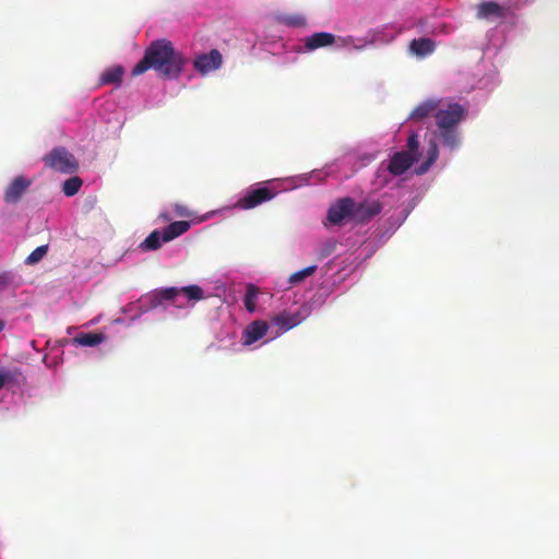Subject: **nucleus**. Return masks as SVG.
I'll list each match as a JSON object with an SVG mask.
<instances>
[{"instance_id": "nucleus-9", "label": "nucleus", "mask_w": 559, "mask_h": 559, "mask_svg": "<svg viewBox=\"0 0 559 559\" xmlns=\"http://www.w3.org/2000/svg\"><path fill=\"white\" fill-rule=\"evenodd\" d=\"M32 180L17 176L13 181L5 188L4 202L8 204L17 203L24 192L31 187Z\"/></svg>"}, {"instance_id": "nucleus-26", "label": "nucleus", "mask_w": 559, "mask_h": 559, "mask_svg": "<svg viewBox=\"0 0 559 559\" xmlns=\"http://www.w3.org/2000/svg\"><path fill=\"white\" fill-rule=\"evenodd\" d=\"M17 376H21L17 369L0 371V390L3 389L5 385L15 382Z\"/></svg>"}, {"instance_id": "nucleus-15", "label": "nucleus", "mask_w": 559, "mask_h": 559, "mask_svg": "<svg viewBox=\"0 0 559 559\" xmlns=\"http://www.w3.org/2000/svg\"><path fill=\"white\" fill-rule=\"evenodd\" d=\"M435 41L430 38L413 39L409 45L411 51L418 57H426L433 52Z\"/></svg>"}, {"instance_id": "nucleus-4", "label": "nucleus", "mask_w": 559, "mask_h": 559, "mask_svg": "<svg viewBox=\"0 0 559 559\" xmlns=\"http://www.w3.org/2000/svg\"><path fill=\"white\" fill-rule=\"evenodd\" d=\"M355 201L345 197L332 204L328 211V221L333 225H341L345 218L354 221Z\"/></svg>"}, {"instance_id": "nucleus-33", "label": "nucleus", "mask_w": 559, "mask_h": 559, "mask_svg": "<svg viewBox=\"0 0 559 559\" xmlns=\"http://www.w3.org/2000/svg\"><path fill=\"white\" fill-rule=\"evenodd\" d=\"M176 212H177V214H178V215H180V216H188V215H189V213H188V211L186 210V207H185V206H181V205H176Z\"/></svg>"}, {"instance_id": "nucleus-5", "label": "nucleus", "mask_w": 559, "mask_h": 559, "mask_svg": "<svg viewBox=\"0 0 559 559\" xmlns=\"http://www.w3.org/2000/svg\"><path fill=\"white\" fill-rule=\"evenodd\" d=\"M383 210V204L379 200H364L360 203L355 202L354 221L357 224H366L379 215Z\"/></svg>"}, {"instance_id": "nucleus-13", "label": "nucleus", "mask_w": 559, "mask_h": 559, "mask_svg": "<svg viewBox=\"0 0 559 559\" xmlns=\"http://www.w3.org/2000/svg\"><path fill=\"white\" fill-rule=\"evenodd\" d=\"M302 322V317L299 312H282L274 318V323L284 331H288Z\"/></svg>"}, {"instance_id": "nucleus-32", "label": "nucleus", "mask_w": 559, "mask_h": 559, "mask_svg": "<svg viewBox=\"0 0 559 559\" xmlns=\"http://www.w3.org/2000/svg\"><path fill=\"white\" fill-rule=\"evenodd\" d=\"M70 178L66 179L62 183V191L67 197H70Z\"/></svg>"}, {"instance_id": "nucleus-3", "label": "nucleus", "mask_w": 559, "mask_h": 559, "mask_svg": "<svg viewBox=\"0 0 559 559\" xmlns=\"http://www.w3.org/2000/svg\"><path fill=\"white\" fill-rule=\"evenodd\" d=\"M276 192L267 187H259L248 190L243 197L237 200L235 206L240 210H251L275 197Z\"/></svg>"}, {"instance_id": "nucleus-20", "label": "nucleus", "mask_w": 559, "mask_h": 559, "mask_svg": "<svg viewBox=\"0 0 559 559\" xmlns=\"http://www.w3.org/2000/svg\"><path fill=\"white\" fill-rule=\"evenodd\" d=\"M179 294L180 290L177 287H168L160 289L152 296V305L154 307H157L162 305L164 301H173Z\"/></svg>"}, {"instance_id": "nucleus-11", "label": "nucleus", "mask_w": 559, "mask_h": 559, "mask_svg": "<svg viewBox=\"0 0 559 559\" xmlns=\"http://www.w3.org/2000/svg\"><path fill=\"white\" fill-rule=\"evenodd\" d=\"M267 324L263 321L250 323L243 331L242 341L245 345H251L262 338L267 332Z\"/></svg>"}, {"instance_id": "nucleus-30", "label": "nucleus", "mask_w": 559, "mask_h": 559, "mask_svg": "<svg viewBox=\"0 0 559 559\" xmlns=\"http://www.w3.org/2000/svg\"><path fill=\"white\" fill-rule=\"evenodd\" d=\"M83 181L78 176H72V195L79 192L80 188L82 187Z\"/></svg>"}, {"instance_id": "nucleus-31", "label": "nucleus", "mask_w": 559, "mask_h": 559, "mask_svg": "<svg viewBox=\"0 0 559 559\" xmlns=\"http://www.w3.org/2000/svg\"><path fill=\"white\" fill-rule=\"evenodd\" d=\"M96 204V198L95 197H88L86 200H85V203L83 205V207L87 211V210H91L95 206Z\"/></svg>"}, {"instance_id": "nucleus-24", "label": "nucleus", "mask_w": 559, "mask_h": 559, "mask_svg": "<svg viewBox=\"0 0 559 559\" xmlns=\"http://www.w3.org/2000/svg\"><path fill=\"white\" fill-rule=\"evenodd\" d=\"M48 252V245H43L33 250L25 259L27 265H34L43 260Z\"/></svg>"}, {"instance_id": "nucleus-34", "label": "nucleus", "mask_w": 559, "mask_h": 559, "mask_svg": "<svg viewBox=\"0 0 559 559\" xmlns=\"http://www.w3.org/2000/svg\"><path fill=\"white\" fill-rule=\"evenodd\" d=\"M71 167H72V171H73V170H75L79 167V165H78V163L75 160L72 159Z\"/></svg>"}, {"instance_id": "nucleus-29", "label": "nucleus", "mask_w": 559, "mask_h": 559, "mask_svg": "<svg viewBox=\"0 0 559 559\" xmlns=\"http://www.w3.org/2000/svg\"><path fill=\"white\" fill-rule=\"evenodd\" d=\"M13 274L9 271H4L0 273V288L5 289L8 288L12 282H13Z\"/></svg>"}, {"instance_id": "nucleus-35", "label": "nucleus", "mask_w": 559, "mask_h": 559, "mask_svg": "<svg viewBox=\"0 0 559 559\" xmlns=\"http://www.w3.org/2000/svg\"><path fill=\"white\" fill-rule=\"evenodd\" d=\"M4 329V322L0 320V332Z\"/></svg>"}, {"instance_id": "nucleus-27", "label": "nucleus", "mask_w": 559, "mask_h": 559, "mask_svg": "<svg viewBox=\"0 0 559 559\" xmlns=\"http://www.w3.org/2000/svg\"><path fill=\"white\" fill-rule=\"evenodd\" d=\"M407 153H411L412 155L416 156V160L418 159L419 155V141L418 135L416 133H412L407 139Z\"/></svg>"}, {"instance_id": "nucleus-28", "label": "nucleus", "mask_w": 559, "mask_h": 559, "mask_svg": "<svg viewBox=\"0 0 559 559\" xmlns=\"http://www.w3.org/2000/svg\"><path fill=\"white\" fill-rule=\"evenodd\" d=\"M282 22L287 26H302L306 21L300 15H286L282 17Z\"/></svg>"}, {"instance_id": "nucleus-6", "label": "nucleus", "mask_w": 559, "mask_h": 559, "mask_svg": "<svg viewBox=\"0 0 559 559\" xmlns=\"http://www.w3.org/2000/svg\"><path fill=\"white\" fill-rule=\"evenodd\" d=\"M223 57L217 49H212L209 53L199 55L193 60V68L199 73L205 75L222 67Z\"/></svg>"}, {"instance_id": "nucleus-2", "label": "nucleus", "mask_w": 559, "mask_h": 559, "mask_svg": "<svg viewBox=\"0 0 559 559\" xmlns=\"http://www.w3.org/2000/svg\"><path fill=\"white\" fill-rule=\"evenodd\" d=\"M465 116L464 108L457 104H449L445 109H437L435 114L438 136L445 146L454 148L459 144L457 126Z\"/></svg>"}, {"instance_id": "nucleus-7", "label": "nucleus", "mask_w": 559, "mask_h": 559, "mask_svg": "<svg viewBox=\"0 0 559 559\" xmlns=\"http://www.w3.org/2000/svg\"><path fill=\"white\" fill-rule=\"evenodd\" d=\"M508 9L498 2L486 1L477 5L476 16L479 20L497 21L504 20L507 16Z\"/></svg>"}, {"instance_id": "nucleus-17", "label": "nucleus", "mask_w": 559, "mask_h": 559, "mask_svg": "<svg viewBox=\"0 0 559 559\" xmlns=\"http://www.w3.org/2000/svg\"><path fill=\"white\" fill-rule=\"evenodd\" d=\"M439 107V102L435 99H428L421 104H419L411 114V118L414 120H423L424 118L430 116L431 114H436Z\"/></svg>"}, {"instance_id": "nucleus-16", "label": "nucleus", "mask_w": 559, "mask_h": 559, "mask_svg": "<svg viewBox=\"0 0 559 559\" xmlns=\"http://www.w3.org/2000/svg\"><path fill=\"white\" fill-rule=\"evenodd\" d=\"M105 341L103 333L81 332L72 338V343L80 346H96Z\"/></svg>"}, {"instance_id": "nucleus-21", "label": "nucleus", "mask_w": 559, "mask_h": 559, "mask_svg": "<svg viewBox=\"0 0 559 559\" xmlns=\"http://www.w3.org/2000/svg\"><path fill=\"white\" fill-rule=\"evenodd\" d=\"M438 145L436 144V142H431L427 151V158L425 163H423L417 169V174H425L426 171H428L432 164H435V162L438 159Z\"/></svg>"}, {"instance_id": "nucleus-18", "label": "nucleus", "mask_w": 559, "mask_h": 559, "mask_svg": "<svg viewBox=\"0 0 559 559\" xmlns=\"http://www.w3.org/2000/svg\"><path fill=\"white\" fill-rule=\"evenodd\" d=\"M163 242V231L155 229L141 242L140 249L145 252L154 251L159 249Z\"/></svg>"}, {"instance_id": "nucleus-10", "label": "nucleus", "mask_w": 559, "mask_h": 559, "mask_svg": "<svg viewBox=\"0 0 559 559\" xmlns=\"http://www.w3.org/2000/svg\"><path fill=\"white\" fill-rule=\"evenodd\" d=\"M46 165L51 169L60 173H68L70 170V158L64 147L53 148L45 157Z\"/></svg>"}, {"instance_id": "nucleus-23", "label": "nucleus", "mask_w": 559, "mask_h": 559, "mask_svg": "<svg viewBox=\"0 0 559 559\" xmlns=\"http://www.w3.org/2000/svg\"><path fill=\"white\" fill-rule=\"evenodd\" d=\"M189 300L199 301L204 298L203 289L198 285H190L179 288Z\"/></svg>"}, {"instance_id": "nucleus-8", "label": "nucleus", "mask_w": 559, "mask_h": 559, "mask_svg": "<svg viewBox=\"0 0 559 559\" xmlns=\"http://www.w3.org/2000/svg\"><path fill=\"white\" fill-rule=\"evenodd\" d=\"M416 162V156L406 151L396 152L390 159L386 170L393 176H401Z\"/></svg>"}, {"instance_id": "nucleus-19", "label": "nucleus", "mask_w": 559, "mask_h": 559, "mask_svg": "<svg viewBox=\"0 0 559 559\" xmlns=\"http://www.w3.org/2000/svg\"><path fill=\"white\" fill-rule=\"evenodd\" d=\"M124 69L121 66H115L106 69L100 76L102 84H120Z\"/></svg>"}, {"instance_id": "nucleus-22", "label": "nucleus", "mask_w": 559, "mask_h": 559, "mask_svg": "<svg viewBox=\"0 0 559 559\" xmlns=\"http://www.w3.org/2000/svg\"><path fill=\"white\" fill-rule=\"evenodd\" d=\"M258 294L259 289L253 284H249L247 286L243 304L246 309L251 313L255 311V299Z\"/></svg>"}, {"instance_id": "nucleus-12", "label": "nucleus", "mask_w": 559, "mask_h": 559, "mask_svg": "<svg viewBox=\"0 0 559 559\" xmlns=\"http://www.w3.org/2000/svg\"><path fill=\"white\" fill-rule=\"evenodd\" d=\"M335 36L331 33L320 32L314 33L305 39V46L309 50H314L321 47L330 46L334 43Z\"/></svg>"}, {"instance_id": "nucleus-14", "label": "nucleus", "mask_w": 559, "mask_h": 559, "mask_svg": "<svg viewBox=\"0 0 559 559\" xmlns=\"http://www.w3.org/2000/svg\"><path fill=\"white\" fill-rule=\"evenodd\" d=\"M189 228H190V223L187 221H178V222L170 223L163 230V240L165 242L171 241L175 238L187 233Z\"/></svg>"}, {"instance_id": "nucleus-1", "label": "nucleus", "mask_w": 559, "mask_h": 559, "mask_svg": "<svg viewBox=\"0 0 559 559\" xmlns=\"http://www.w3.org/2000/svg\"><path fill=\"white\" fill-rule=\"evenodd\" d=\"M186 62L183 55L175 49L170 40L156 39L147 46L143 58L134 66L131 74L138 76L153 69L160 78L177 79L182 73Z\"/></svg>"}, {"instance_id": "nucleus-25", "label": "nucleus", "mask_w": 559, "mask_h": 559, "mask_svg": "<svg viewBox=\"0 0 559 559\" xmlns=\"http://www.w3.org/2000/svg\"><path fill=\"white\" fill-rule=\"evenodd\" d=\"M317 270V265L307 266L298 272L293 273L289 276V283L295 285L305 281L308 276H311Z\"/></svg>"}]
</instances>
